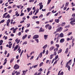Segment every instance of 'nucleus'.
<instances>
[{
	"label": "nucleus",
	"instance_id": "obj_31",
	"mask_svg": "<svg viewBox=\"0 0 75 75\" xmlns=\"http://www.w3.org/2000/svg\"><path fill=\"white\" fill-rule=\"evenodd\" d=\"M30 25V23H28V24H27L26 25V27L27 28L29 27Z\"/></svg>",
	"mask_w": 75,
	"mask_h": 75
},
{
	"label": "nucleus",
	"instance_id": "obj_36",
	"mask_svg": "<svg viewBox=\"0 0 75 75\" xmlns=\"http://www.w3.org/2000/svg\"><path fill=\"white\" fill-rule=\"evenodd\" d=\"M51 0H48V1L47 3V4H49L50 2H51Z\"/></svg>",
	"mask_w": 75,
	"mask_h": 75
},
{
	"label": "nucleus",
	"instance_id": "obj_23",
	"mask_svg": "<svg viewBox=\"0 0 75 75\" xmlns=\"http://www.w3.org/2000/svg\"><path fill=\"white\" fill-rule=\"evenodd\" d=\"M42 52L40 53V54L38 56L39 57H40V58H41V57H42Z\"/></svg>",
	"mask_w": 75,
	"mask_h": 75
},
{
	"label": "nucleus",
	"instance_id": "obj_15",
	"mask_svg": "<svg viewBox=\"0 0 75 75\" xmlns=\"http://www.w3.org/2000/svg\"><path fill=\"white\" fill-rule=\"evenodd\" d=\"M69 50V48H67L65 51V52L66 54H67L68 52V50Z\"/></svg>",
	"mask_w": 75,
	"mask_h": 75
},
{
	"label": "nucleus",
	"instance_id": "obj_10",
	"mask_svg": "<svg viewBox=\"0 0 75 75\" xmlns=\"http://www.w3.org/2000/svg\"><path fill=\"white\" fill-rule=\"evenodd\" d=\"M55 48V47L54 46H52L50 48V51H52V50H54V48Z\"/></svg>",
	"mask_w": 75,
	"mask_h": 75
},
{
	"label": "nucleus",
	"instance_id": "obj_14",
	"mask_svg": "<svg viewBox=\"0 0 75 75\" xmlns=\"http://www.w3.org/2000/svg\"><path fill=\"white\" fill-rule=\"evenodd\" d=\"M58 37V38H59V33L56 34L55 37Z\"/></svg>",
	"mask_w": 75,
	"mask_h": 75
},
{
	"label": "nucleus",
	"instance_id": "obj_9",
	"mask_svg": "<svg viewBox=\"0 0 75 75\" xmlns=\"http://www.w3.org/2000/svg\"><path fill=\"white\" fill-rule=\"evenodd\" d=\"M20 40H18V38L16 39L15 40V42H17V44H18V43L20 42Z\"/></svg>",
	"mask_w": 75,
	"mask_h": 75
},
{
	"label": "nucleus",
	"instance_id": "obj_22",
	"mask_svg": "<svg viewBox=\"0 0 75 75\" xmlns=\"http://www.w3.org/2000/svg\"><path fill=\"white\" fill-rule=\"evenodd\" d=\"M61 31V29L59 28H58L56 30V31H57V32H59V31Z\"/></svg>",
	"mask_w": 75,
	"mask_h": 75
},
{
	"label": "nucleus",
	"instance_id": "obj_62",
	"mask_svg": "<svg viewBox=\"0 0 75 75\" xmlns=\"http://www.w3.org/2000/svg\"><path fill=\"white\" fill-rule=\"evenodd\" d=\"M24 23V20H23L20 22V23Z\"/></svg>",
	"mask_w": 75,
	"mask_h": 75
},
{
	"label": "nucleus",
	"instance_id": "obj_7",
	"mask_svg": "<svg viewBox=\"0 0 75 75\" xmlns=\"http://www.w3.org/2000/svg\"><path fill=\"white\" fill-rule=\"evenodd\" d=\"M18 45H16V46L14 48V49L13 50V51H16V50H17V49L18 48Z\"/></svg>",
	"mask_w": 75,
	"mask_h": 75
},
{
	"label": "nucleus",
	"instance_id": "obj_48",
	"mask_svg": "<svg viewBox=\"0 0 75 75\" xmlns=\"http://www.w3.org/2000/svg\"><path fill=\"white\" fill-rule=\"evenodd\" d=\"M51 45H52L54 44V41H52L50 42Z\"/></svg>",
	"mask_w": 75,
	"mask_h": 75
},
{
	"label": "nucleus",
	"instance_id": "obj_61",
	"mask_svg": "<svg viewBox=\"0 0 75 75\" xmlns=\"http://www.w3.org/2000/svg\"><path fill=\"white\" fill-rule=\"evenodd\" d=\"M34 58V56H32L31 57V58H30V60H31V59H33V58Z\"/></svg>",
	"mask_w": 75,
	"mask_h": 75
},
{
	"label": "nucleus",
	"instance_id": "obj_47",
	"mask_svg": "<svg viewBox=\"0 0 75 75\" xmlns=\"http://www.w3.org/2000/svg\"><path fill=\"white\" fill-rule=\"evenodd\" d=\"M5 21V20H3L1 21V23H4Z\"/></svg>",
	"mask_w": 75,
	"mask_h": 75
},
{
	"label": "nucleus",
	"instance_id": "obj_5",
	"mask_svg": "<svg viewBox=\"0 0 75 75\" xmlns=\"http://www.w3.org/2000/svg\"><path fill=\"white\" fill-rule=\"evenodd\" d=\"M59 37H61V38H62V37H64V34L63 33H61L59 35Z\"/></svg>",
	"mask_w": 75,
	"mask_h": 75
},
{
	"label": "nucleus",
	"instance_id": "obj_27",
	"mask_svg": "<svg viewBox=\"0 0 75 75\" xmlns=\"http://www.w3.org/2000/svg\"><path fill=\"white\" fill-rule=\"evenodd\" d=\"M53 56H55L57 55V51H54V54H52Z\"/></svg>",
	"mask_w": 75,
	"mask_h": 75
},
{
	"label": "nucleus",
	"instance_id": "obj_55",
	"mask_svg": "<svg viewBox=\"0 0 75 75\" xmlns=\"http://www.w3.org/2000/svg\"><path fill=\"white\" fill-rule=\"evenodd\" d=\"M27 10H28V12H29L30 11V8H27Z\"/></svg>",
	"mask_w": 75,
	"mask_h": 75
},
{
	"label": "nucleus",
	"instance_id": "obj_44",
	"mask_svg": "<svg viewBox=\"0 0 75 75\" xmlns=\"http://www.w3.org/2000/svg\"><path fill=\"white\" fill-rule=\"evenodd\" d=\"M57 61L56 60L54 62L53 65H54L55 64H57Z\"/></svg>",
	"mask_w": 75,
	"mask_h": 75
},
{
	"label": "nucleus",
	"instance_id": "obj_11",
	"mask_svg": "<svg viewBox=\"0 0 75 75\" xmlns=\"http://www.w3.org/2000/svg\"><path fill=\"white\" fill-rule=\"evenodd\" d=\"M10 18V15L9 14L7 15L5 17V18Z\"/></svg>",
	"mask_w": 75,
	"mask_h": 75
},
{
	"label": "nucleus",
	"instance_id": "obj_18",
	"mask_svg": "<svg viewBox=\"0 0 75 75\" xmlns=\"http://www.w3.org/2000/svg\"><path fill=\"white\" fill-rule=\"evenodd\" d=\"M14 58H12L10 61V63H12L13 61H14Z\"/></svg>",
	"mask_w": 75,
	"mask_h": 75
},
{
	"label": "nucleus",
	"instance_id": "obj_24",
	"mask_svg": "<svg viewBox=\"0 0 75 75\" xmlns=\"http://www.w3.org/2000/svg\"><path fill=\"white\" fill-rule=\"evenodd\" d=\"M43 64H44V63L43 62H41L40 64L39 65V67H41L42 66V65H43Z\"/></svg>",
	"mask_w": 75,
	"mask_h": 75
},
{
	"label": "nucleus",
	"instance_id": "obj_25",
	"mask_svg": "<svg viewBox=\"0 0 75 75\" xmlns=\"http://www.w3.org/2000/svg\"><path fill=\"white\" fill-rule=\"evenodd\" d=\"M50 25L49 24H47V25H46L45 26V28H46V29H47L48 28V27Z\"/></svg>",
	"mask_w": 75,
	"mask_h": 75
},
{
	"label": "nucleus",
	"instance_id": "obj_38",
	"mask_svg": "<svg viewBox=\"0 0 75 75\" xmlns=\"http://www.w3.org/2000/svg\"><path fill=\"white\" fill-rule=\"evenodd\" d=\"M70 27V25H68V26H65V28H69V27Z\"/></svg>",
	"mask_w": 75,
	"mask_h": 75
},
{
	"label": "nucleus",
	"instance_id": "obj_52",
	"mask_svg": "<svg viewBox=\"0 0 75 75\" xmlns=\"http://www.w3.org/2000/svg\"><path fill=\"white\" fill-rule=\"evenodd\" d=\"M38 11H39V9L38 8H37V9H36V13H38Z\"/></svg>",
	"mask_w": 75,
	"mask_h": 75
},
{
	"label": "nucleus",
	"instance_id": "obj_30",
	"mask_svg": "<svg viewBox=\"0 0 75 75\" xmlns=\"http://www.w3.org/2000/svg\"><path fill=\"white\" fill-rule=\"evenodd\" d=\"M58 48H54V51H58Z\"/></svg>",
	"mask_w": 75,
	"mask_h": 75
},
{
	"label": "nucleus",
	"instance_id": "obj_57",
	"mask_svg": "<svg viewBox=\"0 0 75 75\" xmlns=\"http://www.w3.org/2000/svg\"><path fill=\"white\" fill-rule=\"evenodd\" d=\"M71 34H72V32H70L68 33V34L67 35H70Z\"/></svg>",
	"mask_w": 75,
	"mask_h": 75
},
{
	"label": "nucleus",
	"instance_id": "obj_6",
	"mask_svg": "<svg viewBox=\"0 0 75 75\" xmlns=\"http://www.w3.org/2000/svg\"><path fill=\"white\" fill-rule=\"evenodd\" d=\"M27 37V35H24L22 37L23 40H24Z\"/></svg>",
	"mask_w": 75,
	"mask_h": 75
},
{
	"label": "nucleus",
	"instance_id": "obj_40",
	"mask_svg": "<svg viewBox=\"0 0 75 75\" xmlns=\"http://www.w3.org/2000/svg\"><path fill=\"white\" fill-rule=\"evenodd\" d=\"M51 14V12H49L47 14L46 16H48L50 14Z\"/></svg>",
	"mask_w": 75,
	"mask_h": 75
},
{
	"label": "nucleus",
	"instance_id": "obj_64",
	"mask_svg": "<svg viewBox=\"0 0 75 75\" xmlns=\"http://www.w3.org/2000/svg\"><path fill=\"white\" fill-rule=\"evenodd\" d=\"M53 21V19H51V20H50V23H51V22H52Z\"/></svg>",
	"mask_w": 75,
	"mask_h": 75
},
{
	"label": "nucleus",
	"instance_id": "obj_42",
	"mask_svg": "<svg viewBox=\"0 0 75 75\" xmlns=\"http://www.w3.org/2000/svg\"><path fill=\"white\" fill-rule=\"evenodd\" d=\"M58 58V55L56 56L55 57V60H56V59H57Z\"/></svg>",
	"mask_w": 75,
	"mask_h": 75
},
{
	"label": "nucleus",
	"instance_id": "obj_16",
	"mask_svg": "<svg viewBox=\"0 0 75 75\" xmlns=\"http://www.w3.org/2000/svg\"><path fill=\"white\" fill-rule=\"evenodd\" d=\"M12 44H13L11 43L9 45L8 47L9 48H11V47L12 46Z\"/></svg>",
	"mask_w": 75,
	"mask_h": 75
},
{
	"label": "nucleus",
	"instance_id": "obj_39",
	"mask_svg": "<svg viewBox=\"0 0 75 75\" xmlns=\"http://www.w3.org/2000/svg\"><path fill=\"white\" fill-rule=\"evenodd\" d=\"M35 40L37 41V43H38L39 41H38V39H35Z\"/></svg>",
	"mask_w": 75,
	"mask_h": 75
},
{
	"label": "nucleus",
	"instance_id": "obj_26",
	"mask_svg": "<svg viewBox=\"0 0 75 75\" xmlns=\"http://www.w3.org/2000/svg\"><path fill=\"white\" fill-rule=\"evenodd\" d=\"M47 44L45 45L43 47V49H45L46 48H47Z\"/></svg>",
	"mask_w": 75,
	"mask_h": 75
},
{
	"label": "nucleus",
	"instance_id": "obj_51",
	"mask_svg": "<svg viewBox=\"0 0 75 75\" xmlns=\"http://www.w3.org/2000/svg\"><path fill=\"white\" fill-rule=\"evenodd\" d=\"M43 17V15L42 14H41L40 15V16L39 17V18H40V17Z\"/></svg>",
	"mask_w": 75,
	"mask_h": 75
},
{
	"label": "nucleus",
	"instance_id": "obj_59",
	"mask_svg": "<svg viewBox=\"0 0 75 75\" xmlns=\"http://www.w3.org/2000/svg\"><path fill=\"white\" fill-rule=\"evenodd\" d=\"M42 4V2H40L39 3V6H41Z\"/></svg>",
	"mask_w": 75,
	"mask_h": 75
},
{
	"label": "nucleus",
	"instance_id": "obj_35",
	"mask_svg": "<svg viewBox=\"0 0 75 75\" xmlns=\"http://www.w3.org/2000/svg\"><path fill=\"white\" fill-rule=\"evenodd\" d=\"M73 23L74 22H73V21H71L70 22V24H71V25H74V23Z\"/></svg>",
	"mask_w": 75,
	"mask_h": 75
},
{
	"label": "nucleus",
	"instance_id": "obj_32",
	"mask_svg": "<svg viewBox=\"0 0 75 75\" xmlns=\"http://www.w3.org/2000/svg\"><path fill=\"white\" fill-rule=\"evenodd\" d=\"M68 4H69V2L66 3V4L65 5V7H67L68 6Z\"/></svg>",
	"mask_w": 75,
	"mask_h": 75
},
{
	"label": "nucleus",
	"instance_id": "obj_4",
	"mask_svg": "<svg viewBox=\"0 0 75 75\" xmlns=\"http://www.w3.org/2000/svg\"><path fill=\"white\" fill-rule=\"evenodd\" d=\"M44 29L42 30V27L40 28V30L39 31V32H40V33L41 32H44Z\"/></svg>",
	"mask_w": 75,
	"mask_h": 75
},
{
	"label": "nucleus",
	"instance_id": "obj_58",
	"mask_svg": "<svg viewBox=\"0 0 75 75\" xmlns=\"http://www.w3.org/2000/svg\"><path fill=\"white\" fill-rule=\"evenodd\" d=\"M7 23H10V19H8L7 21Z\"/></svg>",
	"mask_w": 75,
	"mask_h": 75
},
{
	"label": "nucleus",
	"instance_id": "obj_37",
	"mask_svg": "<svg viewBox=\"0 0 75 75\" xmlns=\"http://www.w3.org/2000/svg\"><path fill=\"white\" fill-rule=\"evenodd\" d=\"M56 46L57 47V48H59V44H56Z\"/></svg>",
	"mask_w": 75,
	"mask_h": 75
},
{
	"label": "nucleus",
	"instance_id": "obj_53",
	"mask_svg": "<svg viewBox=\"0 0 75 75\" xmlns=\"http://www.w3.org/2000/svg\"><path fill=\"white\" fill-rule=\"evenodd\" d=\"M42 71V69L41 68L40 69L38 70V71H40V72H41Z\"/></svg>",
	"mask_w": 75,
	"mask_h": 75
},
{
	"label": "nucleus",
	"instance_id": "obj_1",
	"mask_svg": "<svg viewBox=\"0 0 75 75\" xmlns=\"http://www.w3.org/2000/svg\"><path fill=\"white\" fill-rule=\"evenodd\" d=\"M13 68L15 70L17 69H19L20 68V66H19V65H18V64H16V65L14 66Z\"/></svg>",
	"mask_w": 75,
	"mask_h": 75
},
{
	"label": "nucleus",
	"instance_id": "obj_19",
	"mask_svg": "<svg viewBox=\"0 0 75 75\" xmlns=\"http://www.w3.org/2000/svg\"><path fill=\"white\" fill-rule=\"evenodd\" d=\"M52 29V26L51 25H49L48 27V29L49 30H51Z\"/></svg>",
	"mask_w": 75,
	"mask_h": 75
},
{
	"label": "nucleus",
	"instance_id": "obj_60",
	"mask_svg": "<svg viewBox=\"0 0 75 75\" xmlns=\"http://www.w3.org/2000/svg\"><path fill=\"white\" fill-rule=\"evenodd\" d=\"M24 13H21V14L20 16H24Z\"/></svg>",
	"mask_w": 75,
	"mask_h": 75
},
{
	"label": "nucleus",
	"instance_id": "obj_17",
	"mask_svg": "<svg viewBox=\"0 0 75 75\" xmlns=\"http://www.w3.org/2000/svg\"><path fill=\"white\" fill-rule=\"evenodd\" d=\"M62 52V49H60V50H59L57 52L58 54H59V53H61Z\"/></svg>",
	"mask_w": 75,
	"mask_h": 75
},
{
	"label": "nucleus",
	"instance_id": "obj_49",
	"mask_svg": "<svg viewBox=\"0 0 75 75\" xmlns=\"http://www.w3.org/2000/svg\"><path fill=\"white\" fill-rule=\"evenodd\" d=\"M7 54V51L6 50H5L4 52L5 55H6Z\"/></svg>",
	"mask_w": 75,
	"mask_h": 75
},
{
	"label": "nucleus",
	"instance_id": "obj_28",
	"mask_svg": "<svg viewBox=\"0 0 75 75\" xmlns=\"http://www.w3.org/2000/svg\"><path fill=\"white\" fill-rule=\"evenodd\" d=\"M40 6V10H41V9L42 8V7H43V5H42Z\"/></svg>",
	"mask_w": 75,
	"mask_h": 75
},
{
	"label": "nucleus",
	"instance_id": "obj_45",
	"mask_svg": "<svg viewBox=\"0 0 75 75\" xmlns=\"http://www.w3.org/2000/svg\"><path fill=\"white\" fill-rule=\"evenodd\" d=\"M20 74V72H17V73L16 74V75H18Z\"/></svg>",
	"mask_w": 75,
	"mask_h": 75
},
{
	"label": "nucleus",
	"instance_id": "obj_3",
	"mask_svg": "<svg viewBox=\"0 0 75 75\" xmlns=\"http://www.w3.org/2000/svg\"><path fill=\"white\" fill-rule=\"evenodd\" d=\"M61 71H60L58 72L57 75H64V72L63 71H62L60 73Z\"/></svg>",
	"mask_w": 75,
	"mask_h": 75
},
{
	"label": "nucleus",
	"instance_id": "obj_33",
	"mask_svg": "<svg viewBox=\"0 0 75 75\" xmlns=\"http://www.w3.org/2000/svg\"><path fill=\"white\" fill-rule=\"evenodd\" d=\"M53 56H54L52 54L50 55V59H52V58H53Z\"/></svg>",
	"mask_w": 75,
	"mask_h": 75
},
{
	"label": "nucleus",
	"instance_id": "obj_8",
	"mask_svg": "<svg viewBox=\"0 0 75 75\" xmlns=\"http://www.w3.org/2000/svg\"><path fill=\"white\" fill-rule=\"evenodd\" d=\"M64 38L61 39L60 41V42L61 43H62V42H64Z\"/></svg>",
	"mask_w": 75,
	"mask_h": 75
},
{
	"label": "nucleus",
	"instance_id": "obj_63",
	"mask_svg": "<svg viewBox=\"0 0 75 75\" xmlns=\"http://www.w3.org/2000/svg\"><path fill=\"white\" fill-rule=\"evenodd\" d=\"M3 0H1L0 1V4H2L3 3Z\"/></svg>",
	"mask_w": 75,
	"mask_h": 75
},
{
	"label": "nucleus",
	"instance_id": "obj_20",
	"mask_svg": "<svg viewBox=\"0 0 75 75\" xmlns=\"http://www.w3.org/2000/svg\"><path fill=\"white\" fill-rule=\"evenodd\" d=\"M3 42V40H0V45H2Z\"/></svg>",
	"mask_w": 75,
	"mask_h": 75
},
{
	"label": "nucleus",
	"instance_id": "obj_34",
	"mask_svg": "<svg viewBox=\"0 0 75 75\" xmlns=\"http://www.w3.org/2000/svg\"><path fill=\"white\" fill-rule=\"evenodd\" d=\"M33 14V11H30V13L29 14V16H31V15H32Z\"/></svg>",
	"mask_w": 75,
	"mask_h": 75
},
{
	"label": "nucleus",
	"instance_id": "obj_56",
	"mask_svg": "<svg viewBox=\"0 0 75 75\" xmlns=\"http://www.w3.org/2000/svg\"><path fill=\"white\" fill-rule=\"evenodd\" d=\"M48 54V50H46V55H47Z\"/></svg>",
	"mask_w": 75,
	"mask_h": 75
},
{
	"label": "nucleus",
	"instance_id": "obj_13",
	"mask_svg": "<svg viewBox=\"0 0 75 75\" xmlns=\"http://www.w3.org/2000/svg\"><path fill=\"white\" fill-rule=\"evenodd\" d=\"M55 22L57 23H58L59 22V19H55Z\"/></svg>",
	"mask_w": 75,
	"mask_h": 75
},
{
	"label": "nucleus",
	"instance_id": "obj_41",
	"mask_svg": "<svg viewBox=\"0 0 75 75\" xmlns=\"http://www.w3.org/2000/svg\"><path fill=\"white\" fill-rule=\"evenodd\" d=\"M27 41H25L24 42V43L22 44L23 45H24V44H27Z\"/></svg>",
	"mask_w": 75,
	"mask_h": 75
},
{
	"label": "nucleus",
	"instance_id": "obj_54",
	"mask_svg": "<svg viewBox=\"0 0 75 75\" xmlns=\"http://www.w3.org/2000/svg\"><path fill=\"white\" fill-rule=\"evenodd\" d=\"M22 19H23V20H26V18H25V16H24L22 18Z\"/></svg>",
	"mask_w": 75,
	"mask_h": 75
},
{
	"label": "nucleus",
	"instance_id": "obj_50",
	"mask_svg": "<svg viewBox=\"0 0 75 75\" xmlns=\"http://www.w3.org/2000/svg\"><path fill=\"white\" fill-rule=\"evenodd\" d=\"M38 66V65H35L34 66L33 68H37V67Z\"/></svg>",
	"mask_w": 75,
	"mask_h": 75
},
{
	"label": "nucleus",
	"instance_id": "obj_21",
	"mask_svg": "<svg viewBox=\"0 0 75 75\" xmlns=\"http://www.w3.org/2000/svg\"><path fill=\"white\" fill-rule=\"evenodd\" d=\"M66 23L65 22H63L62 24V27H64Z\"/></svg>",
	"mask_w": 75,
	"mask_h": 75
},
{
	"label": "nucleus",
	"instance_id": "obj_29",
	"mask_svg": "<svg viewBox=\"0 0 75 75\" xmlns=\"http://www.w3.org/2000/svg\"><path fill=\"white\" fill-rule=\"evenodd\" d=\"M69 64V62H67L66 65V66H65L66 68V67H67V68H68V65Z\"/></svg>",
	"mask_w": 75,
	"mask_h": 75
},
{
	"label": "nucleus",
	"instance_id": "obj_46",
	"mask_svg": "<svg viewBox=\"0 0 75 75\" xmlns=\"http://www.w3.org/2000/svg\"><path fill=\"white\" fill-rule=\"evenodd\" d=\"M29 31V30L28 29H26L25 30V32L26 33L28 32Z\"/></svg>",
	"mask_w": 75,
	"mask_h": 75
},
{
	"label": "nucleus",
	"instance_id": "obj_12",
	"mask_svg": "<svg viewBox=\"0 0 75 75\" xmlns=\"http://www.w3.org/2000/svg\"><path fill=\"white\" fill-rule=\"evenodd\" d=\"M44 38L45 40H47L48 38V35H44Z\"/></svg>",
	"mask_w": 75,
	"mask_h": 75
},
{
	"label": "nucleus",
	"instance_id": "obj_2",
	"mask_svg": "<svg viewBox=\"0 0 75 75\" xmlns=\"http://www.w3.org/2000/svg\"><path fill=\"white\" fill-rule=\"evenodd\" d=\"M39 37V36L38 35H34L33 38V39H35V38H38Z\"/></svg>",
	"mask_w": 75,
	"mask_h": 75
},
{
	"label": "nucleus",
	"instance_id": "obj_43",
	"mask_svg": "<svg viewBox=\"0 0 75 75\" xmlns=\"http://www.w3.org/2000/svg\"><path fill=\"white\" fill-rule=\"evenodd\" d=\"M57 40L56 42V43H57L59 41V38H58V37L57 38Z\"/></svg>",
	"mask_w": 75,
	"mask_h": 75
}]
</instances>
